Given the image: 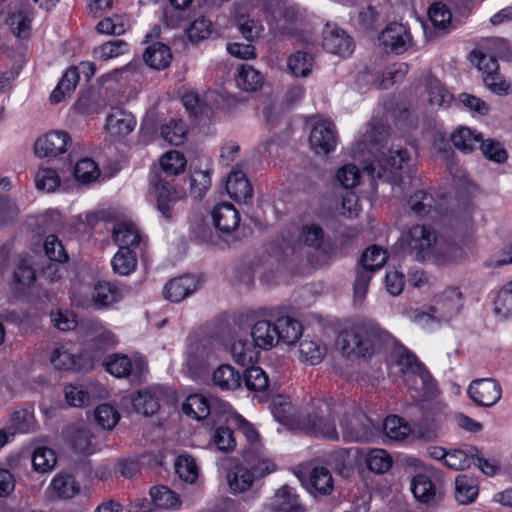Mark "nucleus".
Listing matches in <instances>:
<instances>
[{
  "instance_id": "obj_62",
  "label": "nucleus",
  "mask_w": 512,
  "mask_h": 512,
  "mask_svg": "<svg viewBox=\"0 0 512 512\" xmlns=\"http://www.w3.org/2000/svg\"><path fill=\"white\" fill-rule=\"evenodd\" d=\"M293 410V405L289 397L284 395H277L273 398L272 413L279 422H292L294 419Z\"/></svg>"
},
{
  "instance_id": "obj_36",
  "label": "nucleus",
  "mask_w": 512,
  "mask_h": 512,
  "mask_svg": "<svg viewBox=\"0 0 512 512\" xmlns=\"http://www.w3.org/2000/svg\"><path fill=\"white\" fill-rule=\"evenodd\" d=\"M149 495L155 508L169 510L181 506L179 495L167 486H153L150 488Z\"/></svg>"
},
{
  "instance_id": "obj_11",
  "label": "nucleus",
  "mask_w": 512,
  "mask_h": 512,
  "mask_svg": "<svg viewBox=\"0 0 512 512\" xmlns=\"http://www.w3.org/2000/svg\"><path fill=\"white\" fill-rule=\"evenodd\" d=\"M323 242L324 231L319 225H305L300 230L294 249L299 256L313 263V256L322 250Z\"/></svg>"
},
{
  "instance_id": "obj_22",
  "label": "nucleus",
  "mask_w": 512,
  "mask_h": 512,
  "mask_svg": "<svg viewBox=\"0 0 512 512\" xmlns=\"http://www.w3.org/2000/svg\"><path fill=\"white\" fill-rule=\"evenodd\" d=\"M113 239L119 248L129 249L140 246L144 243V236L136 224L130 221L118 222L113 228Z\"/></svg>"
},
{
  "instance_id": "obj_25",
  "label": "nucleus",
  "mask_w": 512,
  "mask_h": 512,
  "mask_svg": "<svg viewBox=\"0 0 512 512\" xmlns=\"http://www.w3.org/2000/svg\"><path fill=\"white\" fill-rule=\"evenodd\" d=\"M229 196L237 201L246 203L253 197V188L244 172L235 170L229 173L226 181Z\"/></svg>"
},
{
  "instance_id": "obj_31",
  "label": "nucleus",
  "mask_w": 512,
  "mask_h": 512,
  "mask_svg": "<svg viewBox=\"0 0 512 512\" xmlns=\"http://www.w3.org/2000/svg\"><path fill=\"white\" fill-rule=\"evenodd\" d=\"M77 331L87 341H95L102 345H109L113 342V334L105 330L101 323L95 320L80 321Z\"/></svg>"
},
{
  "instance_id": "obj_5",
  "label": "nucleus",
  "mask_w": 512,
  "mask_h": 512,
  "mask_svg": "<svg viewBox=\"0 0 512 512\" xmlns=\"http://www.w3.org/2000/svg\"><path fill=\"white\" fill-rule=\"evenodd\" d=\"M340 427L342 436L348 442H366L370 441L376 434L377 426L360 409L343 405V412L340 415Z\"/></svg>"
},
{
  "instance_id": "obj_47",
  "label": "nucleus",
  "mask_w": 512,
  "mask_h": 512,
  "mask_svg": "<svg viewBox=\"0 0 512 512\" xmlns=\"http://www.w3.org/2000/svg\"><path fill=\"white\" fill-rule=\"evenodd\" d=\"M367 468L377 474L387 472L393 463L392 457L384 449H370L365 457Z\"/></svg>"
},
{
  "instance_id": "obj_7",
  "label": "nucleus",
  "mask_w": 512,
  "mask_h": 512,
  "mask_svg": "<svg viewBox=\"0 0 512 512\" xmlns=\"http://www.w3.org/2000/svg\"><path fill=\"white\" fill-rule=\"evenodd\" d=\"M410 154L406 149H388L381 151L376 163L365 170L372 177L385 178L388 181L400 180L399 172L408 165Z\"/></svg>"
},
{
  "instance_id": "obj_39",
  "label": "nucleus",
  "mask_w": 512,
  "mask_h": 512,
  "mask_svg": "<svg viewBox=\"0 0 512 512\" xmlns=\"http://www.w3.org/2000/svg\"><path fill=\"white\" fill-rule=\"evenodd\" d=\"M118 288L108 282H98L91 293V301L96 308L106 307L120 299Z\"/></svg>"
},
{
  "instance_id": "obj_1",
  "label": "nucleus",
  "mask_w": 512,
  "mask_h": 512,
  "mask_svg": "<svg viewBox=\"0 0 512 512\" xmlns=\"http://www.w3.org/2000/svg\"><path fill=\"white\" fill-rule=\"evenodd\" d=\"M387 338V332L376 323L368 322L342 331L338 335L336 346L347 359L369 358Z\"/></svg>"
},
{
  "instance_id": "obj_13",
  "label": "nucleus",
  "mask_w": 512,
  "mask_h": 512,
  "mask_svg": "<svg viewBox=\"0 0 512 512\" xmlns=\"http://www.w3.org/2000/svg\"><path fill=\"white\" fill-rule=\"evenodd\" d=\"M501 394L500 384L489 378L473 380L468 387L469 397L478 406H493L499 401Z\"/></svg>"
},
{
  "instance_id": "obj_33",
  "label": "nucleus",
  "mask_w": 512,
  "mask_h": 512,
  "mask_svg": "<svg viewBox=\"0 0 512 512\" xmlns=\"http://www.w3.org/2000/svg\"><path fill=\"white\" fill-rule=\"evenodd\" d=\"M143 58L149 67L162 70L169 66L172 60V54L167 45L156 42L146 48Z\"/></svg>"
},
{
  "instance_id": "obj_18",
  "label": "nucleus",
  "mask_w": 512,
  "mask_h": 512,
  "mask_svg": "<svg viewBox=\"0 0 512 512\" xmlns=\"http://www.w3.org/2000/svg\"><path fill=\"white\" fill-rule=\"evenodd\" d=\"M67 441L77 454L91 455L98 449L95 437L87 427H70L67 430Z\"/></svg>"
},
{
  "instance_id": "obj_54",
  "label": "nucleus",
  "mask_w": 512,
  "mask_h": 512,
  "mask_svg": "<svg viewBox=\"0 0 512 512\" xmlns=\"http://www.w3.org/2000/svg\"><path fill=\"white\" fill-rule=\"evenodd\" d=\"M185 32L190 42L198 43L211 35L212 23L204 16H200L189 24Z\"/></svg>"
},
{
  "instance_id": "obj_40",
  "label": "nucleus",
  "mask_w": 512,
  "mask_h": 512,
  "mask_svg": "<svg viewBox=\"0 0 512 512\" xmlns=\"http://www.w3.org/2000/svg\"><path fill=\"white\" fill-rule=\"evenodd\" d=\"M210 401L201 394H192L188 396L182 405V411L196 419H205L211 413Z\"/></svg>"
},
{
  "instance_id": "obj_48",
  "label": "nucleus",
  "mask_w": 512,
  "mask_h": 512,
  "mask_svg": "<svg viewBox=\"0 0 512 512\" xmlns=\"http://www.w3.org/2000/svg\"><path fill=\"white\" fill-rule=\"evenodd\" d=\"M287 66L293 76L307 77L312 71L313 58L306 52L297 51L288 57Z\"/></svg>"
},
{
  "instance_id": "obj_20",
  "label": "nucleus",
  "mask_w": 512,
  "mask_h": 512,
  "mask_svg": "<svg viewBox=\"0 0 512 512\" xmlns=\"http://www.w3.org/2000/svg\"><path fill=\"white\" fill-rule=\"evenodd\" d=\"M198 288V281L191 275L170 280L164 287V297L171 302H181Z\"/></svg>"
},
{
  "instance_id": "obj_27",
  "label": "nucleus",
  "mask_w": 512,
  "mask_h": 512,
  "mask_svg": "<svg viewBox=\"0 0 512 512\" xmlns=\"http://www.w3.org/2000/svg\"><path fill=\"white\" fill-rule=\"evenodd\" d=\"M276 322L268 320L257 321L252 329V341L258 348L267 350L279 343V334H277Z\"/></svg>"
},
{
  "instance_id": "obj_24",
  "label": "nucleus",
  "mask_w": 512,
  "mask_h": 512,
  "mask_svg": "<svg viewBox=\"0 0 512 512\" xmlns=\"http://www.w3.org/2000/svg\"><path fill=\"white\" fill-rule=\"evenodd\" d=\"M80 483L68 472L57 473L48 486V491L63 500L72 499L80 493Z\"/></svg>"
},
{
  "instance_id": "obj_64",
  "label": "nucleus",
  "mask_w": 512,
  "mask_h": 512,
  "mask_svg": "<svg viewBox=\"0 0 512 512\" xmlns=\"http://www.w3.org/2000/svg\"><path fill=\"white\" fill-rule=\"evenodd\" d=\"M385 434L392 440H402L408 436L410 428L398 416L392 415L385 418L383 422Z\"/></svg>"
},
{
  "instance_id": "obj_57",
  "label": "nucleus",
  "mask_w": 512,
  "mask_h": 512,
  "mask_svg": "<svg viewBox=\"0 0 512 512\" xmlns=\"http://www.w3.org/2000/svg\"><path fill=\"white\" fill-rule=\"evenodd\" d=\"M104 365L106 370L117 378L128 377L132 370L131 360L125 355H111L105 360Z\"/></svg>"
},
{
  "instance_id": "obj_45",
  "label": "nucleus",
  "mask_w": 512,
  "mask_h": 512,
  "mask_svg": "<svg viewBox=\"0 0 512 512\" xmlns=\"http://www.w3.org/2000/svg\"><path fill=\"white\" fill-rule=\"evenodd\" d=\"M482 137L480 134H476L469 128L461 127L455 130L451 134V141L453 145L460 151L468 153L475 149V147L479 146L482 142Z\"/></svg>"
},
{
  "instance_id": "obj_8",
  "label": "nucleus",
  "mask_w": 512,
  "mask_h": 512,
  "mask_svg": "<svg viewBox=\"0 0 512 512\" xmlns=\"http://www.w3.org/2000/svg\"><path fill=\"white\" fill-rule=\"evenodd\" d=\"M380 46L387 53L402 54L412 45V36L406 26L390 23L378 37Z\"/></svg>"
},
{
  "instance_id": "obj_6",
  "label": "nucleus",
  "mask_w": 512,
  "mask_h": 512,
  "mask_svg": "<svg viewBox=\"0 0 512 512\" xmlns=\"http://www.w3.org/2000/svg\"><path fill=\"white\" fill-rule=\"evenodd\" d=\"M436 230L425 224H416L402 236L407 251L418 261L430 258L438 241Z\"/></svg>"
},
{
  "instance_id": "obj_59",
  "label": "nucleus",
  "mask_w": 512,
  "mask_h": 512,
  "mask_svg": "<svg viewBox=\"0 0 512 512\" xmlns=\"http://www.w3.org/2000/svg\"><path fill=\"white\" fill-rule=\"evenodd\" d=\"M35 185L38 190L54 192L60 185V177L54 169L42 167L35 174Z\"/></svg>"
},
{
  "instance_id": "obj_9",
  "label": "nucleus",
  "mask_w": 512,
  "mask_h": 512,
  "mask_svg": "<svg viewBox=\"0 0 512 512\" xmlns=\"http://www.w3.org/2000/svg\"><path fill=\"white\" fill-rule=\"evenodd\" d=\"M36 256L19 257L13 270L11 290L15 295L22 296L30 292L36 281Z\"/></svg>"
},
{
  "instance_id": "obj_16",
  "label": "nucleus",
  "mask_w": 512,
  "mask_h": 512,
  "mask_svg": "<svg viewBox=\"0 0 512 512\" xmlns=\"http://www.w3.org/2000/svg\"><path fill=\"white\" fill-rule=\"evenodd\" d=\"M69 141L67 132L51 131L36 140L34 151L40 158L57 156L66 151Z\"/></svg>"
},
{
  "instance_id": "obj_12",
  "label": "nucleus",
  "mask_w": 512,
  "mask_h": 512,
  "mask_svg": "<svg viewBox=\"0 0 512 512\" xmlns=\"http://www.w3.org/2000/svg\"><path fill=\"white\" fill-rule=\"evenodd\" d=\"M32 18V8L29 4L15 2L8 6L5 23L16 37L27 38L30 35Z\"/></svg>"
},
{
  "instance_id": "obj_44",
  "label": "nucleus",
  "mask_w": 512,
  "mask_h": 512,
  "mask_svg": "<svg viewBox=\"0 0 512 512\" xmlns=\"http://www.w3.org/2000/svg\"><path fill=\"white\" fill-rule=\"evenodd\" d=\"M111 264L116 274L127 276L136 270L137 257L132 249L122 247L114 255Z\"/></svg>"
},
{
  "instance_id": "obj_3",
  "label": "nucleus",
  "mask_w": 512,
  "mask_h": 512,
  "mask_svg": "<svg viewBox=\"0 0 512 512\" xmlns=\"http://www.w3.org/2000/svg\"><path fill=\"white\" fill-rule=\"evenodd\" d=\"M342 412V404L319 400L313 411L299 421L298 427L308 435L337 440L335 417H339Z\"/></svg>"
},
{
  "instance_id": "obj_35",
  "label": "nucleus",
  "mask_w": 512,
  "mask_h": 512,
  "mask_svg": "<svg viewBox=\"0 0 512 512\" xmlns=\"http://www.w3.org/2000/svg\"><path fill=\"white\" fill-rule=\"evenodd\" d=\"M79 79L80 74L76 67L72 66L67 69L55 89L52 91L50 101L53 104H58L64 100L66 96H69L75 90Z\"/></svg>"
},
{
  "instance_id": "obj_58",
  "label": "nucleus",
  "mask_w": 512,
  "mask_h": 512,
  "mask_svg": "<svg viewBox=\"0 0 512 512\" xmlns=\"http://www.w3.org/2000/svg\"><path fill=\"white\" fill-rule=\"evenodd\" d=\"M178 476L185 482L194 483L198 478V466L193 457L180 455L175 463Z\"/></svg>"
},
{
  "instance_id": "obj_43",
  "label": "nucleus",
  "mask_w": 512,
  "mask_h": 512,
  "mask_svg": "<svg viewBox=\"0 0 512 512\" xmlns=\"http://www.w3.org/2000/svg\"><path fill=\"white\" fill-rule=\"evenodd\" d=\"M411 491L414 497L422 503L432 502L437 495L435 485L431 479L424 474L414 476L411 481Z\"/></svg>"
},
{
  "instance_id": "obj_55",
  "label": "nucleus",
  "mask_w": 512,
  "mask_h": 512,
  "mask_svg": "<svg viewBox=\"0 0 512 512\" xmlns=\"http://www.w3.org/2000/svg\"><path fill=\"white\" fill-rule=\"evenodd\" d=\"M387 258L385 250L373 245L364 251L360 258L359 266L376 271L386 263Z\"/></svg>"
},
{
  "instance_id": "obj_32",
  "label": "nucleus",
  "mask_w": 512,
  "mask_h": 512,
  "mask_svg": "<svg viewBox=\"0 0 512 512\" xmlns=\"http://www.w3.org/2000/svg\"><path fill=\"white\" fill-rule=\"evenodd\" d=\"M230 353L237 364L245 366L257 360L259 350L253 341L240 338L231 344Z\"/></svg>"
},
{
  "instance_id": "obj_28",
  "label": "nucleus",
  "mask_w": 512,
  "mask_h": 512,
  "mask_svg": "<svg viewBox=\"0 0 512 512\" xmlns=\"http://www.w3.org/2000/svg\"><path fill=\"white\" fill-rule=\"evenodd\" d=\"M409 209L419 217H425L438 211V202L435 196L425 189H418L407 200Z\"/></svg>"
},
{
  "instance_id": "obj_30",
  "label": "nucleus",
  "mask_w": 512,
  "mask_h": 512,
  "mask_svg": "<svg viewBox=\"0 0 512 512\" xmlns=\"http://www.w3.org/2000/svg\"><path fill=\"white\" fill-rule=\"evenodd\" d=\"M270 507L271 512H303L298 496L286 485L277 490Z\"/></svg>"
},
{
  "instance_id": "obj_23",
  "label": "nucleus",
  "mask_w": 512,
  "mask_h": 512,
  "mask_svg": "<svg viewBox=\"0 0 512 512\" xmlns=\"http://www.w3.org/2000/svg\"><path fill=\"white\" fill-rule=\"evenodd\" d=\"M212 219L215 227L220 232L231 233L238 227L240 216L231 203L223 202L214 207Z\"/></svg>"
},
{
  "instance_id": "obj_63",
  "label": "nucleus",
  "mask_w": 512,
  "mask_h": 512,
  "mask_svg": "<svg viewBox=\"0 0 512 512\" xmlns=\"http://www.w3.org/2000/svg\"><path fill=\"white\" fill-rule=\"evenodd\" d=\"M428 16L433 26L440 30H447L451 25V12L448 7L441 3H433L429 10Z\"/></svg>"
},
{
  "instance_id": "obj_61",
  "label": "nucleus",
  "mask_w": 512,
  "mask_h": 512,
  "mask_svg": "<svg viewBox=\"0 0 512 512\" xmlns=\"http://www.w3.org/2000/svg\"><path fill=\"white\" fill-rule=\"evenodd\" d=\"M494 312L501 318L512 317V281L498 292L494 301Z\"/></svg>"
},
{
  "instance_id": "obj_46",
  "label": "nucleus",
  "mask_w": 512,
  "mask_h": 512,
  "mask_svg": "<svg viewBox=\"0 0 512 512\" xmlns=\"http://www.w3.org/2000/svg\"><path fill=\"white\" fill-rule=\"evenodd\" d=\"M326 351V347L319 341L304 339L299 346L300 360L310 365H317L326 355Z\"/></svg>"
},
{
  "instance_id": "obj_49",
  "label": "nucleus",
  "mask_w": 512,
  "mask_h": 512,
  "mask_svg": "<svg viewBox=\"0 0 512 512\" xmlns=\"http://www.w3.org/2000/svg\"><path fill=\"white\" fill-rule=\"evenodd\" d=\"M461 256V249L451 241L438 239L431 257L438 265L455 261Z\"/></svg>"
},
{
  "instance_id": "obj_42",
  "label": "nucleus",
  "mask_w": 512,
  "mask_h": 512,
  "mask_svg": "<svg viewBox=\"0 0 512 512\" xmlns=\"http://www.w3.org/2000/svg\"><path fill=\"white\" fill-rule=\"evenodd\" d=\"M277 334L279 342L292 345L298 341L302 335V325L299 321L291 317H281L276 321Z\"/></svg>"
},
{
  "instance_id": "obj_60",
  "label": "nucleus",
  "mask_w": 512,
  "mask_h": 512,
  "mask_svg": "<svg viewBox=\"0 0 512 512\" xmlns=\"http://www.w3.org/2000/svg\"><path fill=\"white\" fill-rule=\"evenodd\" d=\"M455 486V498L459 504L465 505L475 500L478 494V488L476 485L469 483L467 476H457Z\"/></svg>"
},
{
  "instance_id": "obj_50",
  "label": "nucleus",
  "mask_w": 512,
  "mask_h": 512,
  "mask_svg": "<svg viewBox=\"0 0 512 512\" xmlns=\"http://www.w3.org/2000/svg\"><path fill=\"white\" fill-rule=\"evenodd\" d=\"M186 134L187 126L180 119H172L168 123L161 126L162 138L171 145L178 146L182 144L186 139Z\"/></svg>"
},
{
  "instance_id": "obj_37",
  "label": "nucleus",
  "mask_w": 512,
  "mask_h": 512,
  "mask_svg": "<svg viewBox=\"0 0 512 512\" xmlns=\"http://www.w3.org/2000/svg\"><path fill=\"white\" fill-rule=\"evenodd\" d=\"M132 404L137 413L153 415L159 409V392L154 389L139 391L132 397Z\"/></svg>"
},
{
  "instance_id": "obj_41",
  "label": "nucleus",
  "mask_w": 512,
  "mask_h": 512,
  "mask_svg": "<svg viewBox=\"0 0 512 512\" xmlns=\"http://www.w3.org/2000/svg\"><path fill=\"white\" fill-rule=\"evenodd\" d=\"M475 455H477V448L474 446L452 449L446 451L444 464L453 470H463L470 467Z\"/></svg>"
},
{
  "instance_id": "obj_26",
  "label": "nucleus",
  "mask_w": 512,
  "mask_h": 512,
  "mask_svg": "<svg viewBox=\"0 0 512 512\" xmlns=\"http://www.w3.org/2000/svg\"><path fill=\"white\" fill-rule=\"evenodd\" d=\"M308 491L314 495L326 496L331 494L334 488V481L328 468L317 466L311 469L307 481Z\"/></svg>"
},
{
  "instance_id": "obj_34",
  "label": "nucleus",
  "mask_w": 512,
  "mask_h": 512,
  "mask_svg": "<svg viewBox=\"0 0 512 512\" xmlns=\"http://www.w3.org/2000/svg\"><path fill=\"white\" fill-rule=\"evenodd\" d=\"M426 91L428 103L433 108H447L452 100V94L435 77L430 76L426 79Z\"/></svg>"
},
{
  "instance_id": "obj_21",
  "label": "nucleus",
  "mask_w": 512,
  "mask_h": 512,
  "mask_svg": "<svg viewBox=\"0 0 512 512\" xmlns=\"http://www.w3.org/2000/svg\"><path fill=\"white\" fill-rule=\"evenodd\" d=\"M135 126V117L130 112L122 109L113 110L106 118L105 127L113 137H125L134 130Z\"/></svg>"
},
{
  "instance_id": "obj_4",
  "label": "nucleus",
  "mask_w": 512,
  "mask_h": 512,
  "mask_svg": "<svg viewBox=\"0 0 512 512\" xmlns=\"http://www.w3.org/2000/svg\"><path fill=\"white\" fill-rule=\"evenodd\" d=\"M265 18L269 28L275 34L292 36L302 15L295 5L284 0H271L264 7Z\"/></svg>"
},
{
  "instance_id": "obj_2",
  "label": "nucleus",
  "mask_w": 512,
  "mask_h": 512,
  "mask_svg": "<svg viewBox=\"0 0 512 512\" xmlns=\"http://www.w3.org/2000/svg\"><path fill=\"white\" fill-rule=\"evenodd\" d=\"M243 458L245 465H236L227 474L230 489L237 493L249 490L256 479L263 478L276 469L266 453L245 451Z\"/></svg>"
},
{
  "instance_id": "obj_15",
  "label": "nucleus",
  "mask_w": 512,
  "mask_h": 512,
  "mask_svg": "<svg viewBox=\"0 0 512 512\" xmlns=\"http://www.w3.org/2000/svg\"><path fill=\"white\" fill-rule=\"evenodd\" d=\"M322 36V46L327 52L341 57L349 56L353 52L352 38L343 29L327 24Z\"/></svg>"
},
{
  "instance_id": "obj_51",
  "label": "nucleus",
  "mask_w": 512,
  "mask_h": 512,
  "mask_svg": "<svg viewBox=\"0 0 512 512\" xmlns=\"http://www.w3.org/2000/svg\"><path fill=\"white\" fill-rule=\"evenodd\" d=\"M186 158L177 150H170L160 158V166L167 176H176L186 167Z\"/></svg>"
},
{
  "instance_id": "obj_56",
  "label": "nucleus",
  "mask_w": 512,
  "mask_h": 512,
  "mask_svg": "<svg viewBox=\"0 0 512 512\" xmlns=\"http://www.w3.org/2000/svg\"><path fill=\"white\" fill-rule=\"evenodd\" d=\"M57 463V457L54 450L47 447H38L32 456V465L38 472H49Z\"/></svg>"
},
{
  "instance_id": "obj_52",
  "label": "nucleus",
  "mask_w": 512,
  "mask_h": 512,
  "mask_svg": "<svg viewBox=\"0 0 512 512\" xmlns=\"http://www.w3.org/2000/svg\"><path fill=\"white\" fill-rule=\"evenodd\" d=\"M242 380L245 383L247 389L255 392L265 391L269 386V378L266 372L256 366H252L248 368L243 376Z\"/></svg>"
},
{
  "instance_id": "obj_14",
  "label": "nucleus",
  "mask_w": 512,
  "mask_h": 512,
  "mask_svg": "<svg viewBox=\"0 0 512 512\" xmlns=\"http://www.w3.org/2000/svg\"><path fill=\"white\" fill-rule=\"evenodd\" d=\"M309 144L317 154L327 155L332 152L337 144L335 126L329 121H319L313 126Z\"/></svg>"
},
{
  "instance_id": "obj_19",
  "label": "nucleus",
  "mask_w": 512,
  "mask_h": 512,
  "mask_svg": "<svg viewBox=\"0 0 512 512\" xmlns=\"http://www.w3.org/2000/svg\"><path fill=\"white\" fill-rule=\"evenodd\" d=\"M462 307V293L457 287L447 288L432 307L438 319H449L456 315Z\"/></svg>"
},
{
  "instance_id": "obj_10",
  "label": "nucleus",
  "mask_w": 512,
  "mask_h": 512,
  "mask_svg": "<svg viewBox=\"0 0 512 512\" xmlns=\"http://www.w3.org/2000/svg\"><path fill=\"white\" fill-rule=\"evenodd\" d=\"M152 193L156 198L157 209L167 220L173 217L174 204L185 195L184 191L176 190L160 176H155L152 180Z\"/></svg>"
},
{
  "instance_id": "obj_17",
  "label": "nucleus",
  "mask_w": 512,
  "mask_h": 512,
  "mask_svg": "<svg viewBox=\"0 0 512 512\" xmlns=\"http://www.w3.org/2000/svg\"><path fill=\"white\" fill-rule=\"evenodd\" d=\"M212 347L207 342L192 344L187 351L186 368L192 377H200L208 368Z\"/></svg>"
},
{
  "instance_id": "obj_29",
  "label": "nucleus",
  "mask_w": 512,
  "mask_h": 512,
  "mask_svg": "<svg viewBox=\"0 0 512 512\" xmlns=\"http://www.w3.org/2000/svg\"><path fill=\"white\" fill-rule=\"evenodd\" d=\"M241 383L242 375L231 365H220L212 373V384L222 391H234Z\"/></svg>"
},
{
  "instance_id": "obj_38",
  "label": "nucleus",
  "mask_w": 512,
  "mask_h": 512,
  "mask_svg": "<svg viewBox=\"0 0 512 512\" xmlns=\"http://www.w3.org/2000/svg\"><path fill=\"white\" fill-rule=\"evenodd\" d=\"M264 78L254 67L243 64L236 75L237 86L247 92H253L262 87Z\"/></svg>"
},
{
  "instance_id": "obj_53",
  "label": "nucleus",
  "mask_w": 512,
  "mask_h": 512,
  "mask_svg": "<svg viewBox=\"0 0 512 512\" xmlns=\"http://www.w3.org/2000/svg\"><path fill=\"white\" fill-rule=\"evenodd\" d=\"M191 19L190 7H178L171 5L166 7L163 11V21L166 26L171 28H180L187 24Z\"/></svg>"
}]
</instances>
